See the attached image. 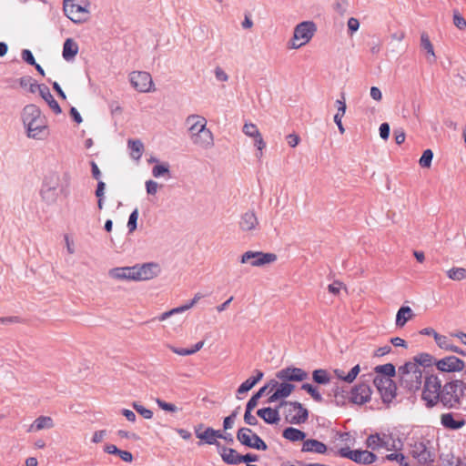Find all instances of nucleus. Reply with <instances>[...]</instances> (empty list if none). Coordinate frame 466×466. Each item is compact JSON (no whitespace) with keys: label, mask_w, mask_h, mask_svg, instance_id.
<instances>
[{"label":"nucleus","mask_w":466,"mask_h":466,"mask_svg":"<svg viewBox=\"0 0 466 466\" xmlns=\"http://www.w3.org/2000/svg\"><path fill=\"white\" fill-rule=\"evenodd\" d=\"M187 305H183V306H180V307H177V308H175V309H172L171 310H168V311H166L164 313H162L160 316L157 317V319L159 321H164L166 320L167 318L175 315V314H177V313H182L186 310H187Z\"/></svg>","instance_id":"nucleus-48"},{"label":"nucleus","mask_w":466,"mask_h":466,"mask_svg":"<svg viewBox=\"0 0 466 466\" xmlns=\"http://www.w3.org/2000/svg\"><path fill=\"white\" fill-rule=\"evenodd\" d=\"M169 164L168 163H160L157 164L152 168V176L156 178L167 177L169 178L170 176V169H169Z\"/></svg>","instance_id":"nucleus-41"},{"label":"nucleus","mask_w":466,"mask_h":466,"mask_svg":"<svg viewBox=\"0 0 466 466\" xmlns=\"http://www.w3.org/2000/svg\"><path fill=\"white\" fill-rule=\"evenodd\" d=\"M333 396L335 402L339 404H344L346 400V395L344 390H340L339 387L333 390Z\"/></svg>","instance_id":"nucleus-54"},{"label":"nucleus","mask_w":466,"mask_h":466,"mask_svg":"<svg viewBox=\"0 0 466 466\" xmlns=\"http://www.w3.org/2000/svg\"><path fill=\"white\" fill-rule=\"evenodd\" d=\"M186 126L191 143L198 148L208 150L214 147V136L207 127V119L199 115H189L186 118Z\"/></svg>","instance_id":"nucleus-1"},{"label":"nucleus","mask_w":466,"mask_h":466,"mask_svg":"<svg viewBox=\"0 0 466 466\" xmlns=\"http://www.w3.org/2000/svg\"><path fill=\"white\" fill-rule=\"evenodd\" d=\"M39 115V109L31 105V116H34L31 120V138L43 140L49 136V130L46 125L35 126V120Z\"/></svg>","instance_id":"nucleus-21"},{"label":"nucleus","mask_w":466,"mask_h":466,"mask_svg":"<svg viewBox=\"0 0 466 466\" xmlns=\"http://www.w3.org/2000/svg\"><path fill=\"white\" fill-rule=\"evenodd\" d=\"M218 452L224 462L229 465H238L241 463L242 455L232 448L221 446L218 448Z\"/></svg>","instance_id":"nucleus-25"},{"label":"nucleus","mask_w":466,"mask_h":466,"mask_svg":"<svg viewBox=\"0 0 466 466\" xmlns=\"http://www.w3.org/2000/svg\"><path fill=\"white\" fill-rule=\"evenodd\" d=\"M430 441L413 440L410 444V454L421 465L431 464L435 460V453L429 447Z\"/></svg>","instance_id":"nucleus-9"},{"label":"nucleus","mask_w":466,"mask_h":466,"mask_svg":"<svg viewBox=\"0 0 466 466\" xmlns=\"http://www.w3.org/2000/svg\"><path fill=\"white\" fill-rule=\"evenodd\" d=\"M420 334L427 335V336H432L434 338L437 345L441 341V340H439L438 338H442L444 336V335H441L438 332H436V330L432 328H425V329H421Z\"/></svg>","instance_id":"nucleus-55"},{"label":"nucleus","mask_w":466,"mask_h":466,"mask_svg":"<svg viewBox=\"0 0 466 466\" xmlns=\"http://www.w3.org/2000/svg\"><path fill=\"white\" fill-rule=\"evenodd\" d=\"M281 406H285V419L289 423L299 425L307 421L309 418L308 410L299 402L282 401L279 407Z\"/></svg>","instance_id":"nucleus-11"},{"label":"nucleus","mask_w":466,"mask_h":466,"mask_svg":"<svg viewBox=\"0 0 466 466\" xmlns=\"http://www.w3.org/2000/svg\"><path fill=\"white\" fill-rule=\"evenodd\" d=\"M373 383L384 403H390L395 399L397 386L392 379L385 376H375Z\"/></svg>","instance_id":"nucleus-14"},{"label":"nucleus","mask_w":466,"mask_h":466,"mask_svg":"<svg viewBox=\"0 0 466 466\" xmlns=\"http://www.w3.org/2000/svg\"><path fill=\"white\" fill-rule=\"evenodd\" d=\"M380 136L382 139H388L390 136V126L388 123H382L380 127Z\"/></svg>","instance_id":"nucleus-64"},{"label":"nucleus","mask_w":466,"mask_h":466,"mask_svg":"<svg viewBox=\"0 0 466 466\" xmlns=\"http://www.w3.org/2000/svg\"><path fill=\"white\" fill-rule=\"evenodd\" d=\"M438 339H439V340H441L438 344V346L441 349L449 350L451 352H455V353H458L462 356H466V351H464L461 349H460L459 347L451 344L450 339L446 336H443L442 338H438Z\"/></svg>","instance_id":"nucleus-39"},{"label":"nucleus","mask_w":466,"mask_h":466,"mask_svg":"<svg viewBox=\"0 0 466 466\" xmlns=\"http://www.w3.org/2000/svg\"><path fill=\"white\" fill-rule=\"evenodd\" d=\"M435 365L436 368L442 372L461 371L465 368L464 361L456 356H448L442 358L437 360Z\"/></svg>","instance_id":"nucleus-18"},{"label":"nucleus","mask_w":466,"mask_h":466,"mask_svg":"<svg viewBox=\"0 0 466 466\" xmlns=\"http://www.w3.org/2000/svg\"><path fill=\"white\" fill-rule=\"evenodd\" d=\"M433 158V152L431 149H426L422 153L419 163L421 167H430L431 166V161Z\"/></svg>","instance_id":"nucleus-47"},{"label":"nucleus","mask_w":466,"mask_h":466,"mask_svg":"<svg viewBox=\"0 0 466 466\" xmlns=\"http://www.w3.org/2000/svg\"><path fill=\"white\" fill-rule=\"evenodd\" d=\"M441 390V381L438 376L430 375L425 378L421 398L428 407H433L439 402Z\"/></svg>","instance_id":"nucleus-8"},{"label":"nucleus","mask_w":466,"mask_h":466,"mask_svg":"<svg viewBox=\"0 0 466 466\" xmlns=\"http://www.w3.org/2000/svg\"><path fill=\"white\" fill-rule=\"evenodd\" d=\"M255 372H256L255 376L248 378L238 387V389L237 390L238 396L248 392L263 378L262 371L256 370Z\"/></svg>","instance_id":"nucleus-34"},{"label":"nucleus","mask_w":466,"mask_h":466,"mask_svg":"<svg viewBox=\"0 0 466 466\" xmlns=\"http://www.w3.org/2000/svg\"><path fill=\"white\" fill-rule=\"evenodd\" d=\"M327 451V445L315 439H308L304 441L301 448L302 452H312L317 454H325Z\"/></svg>","instance_id":"nucleus-27"},{"label":"nucleus","mask_w":466,"mask_h":466,"mask_svg":"<svg viewBox=\"0 0 466 466\" xmlns=\"http://www.w3.org/2000/svg\"><path fill=\"white\" fill-rule=\"evenodd\" d=\"M450 279L460 281L466 279V268L454 267L447 271Z\"/></svg>","instance_id":"nucleus-43"},{"label":"nucleus","mask_w":466,"mask_h":466,"mask_svg":"<svg viewBox=\"0 0 466 466\" xmlns=\"http://www.w3.org/2000/svg\"><path fill=\"white\" fill-rule=\"evenodd\" d=\"M386 460L396 461L400 464V466H409V463L407 462L405 456L400 452L388 454L386 456Z\"/></svg>","instance_id":"nucleus-50"},{"label":"nucleus","mask_w":466,"mask_h":466,"mask_svg":"<svg viewBox=\"0 0 466 466\" xmlns=\"http://www.w3.org/2000/svg\"><path fill=\"white\" fill-rule=\"evenodd\" d=\"M282 436L283 438L294 442L304 441L306 434L299 429L289 427L283 431Z\"/></svg>","instance_id":"nucleus-37"},{"label":"nucleus","mask_w":466,"mask_h":466,"mask_svg":"<svg viewBox=\"0 0 466 466\" xmlns=\"http://www.w3.org/2000/svg\"><path fill=\"white\" fill-rule=\"evenodd\" d=\"M55 427L54 420L50 416H39L31 424V430L39 431L50 430Z\"/></svg>","instance_id":"nucleus-31"},{"label":"nucleus","mask_w":466,"mask_h":466,"mask_svg":"<svg viewBox=\"0 0 466 466\" xmlns=\"http://www.w3.org/2000/svg\"><path fill=\"white\" fill-rule=\"evenodd\" d=\"M253 139H254L255 147H257L258 150L259 151V154H258L257 156L258 157H260L262 156V150L266 147V143H265L261 134Z\"/></svg>","instance_id":"nucleus-56"},{"label":"nucleus","mask_w":466,"mask_h":466,"mask_svg":"<svg viewBox=\"0 0 466 466\" xmlns=\"http://www.w3.org/2000/svg\"><path fill=\"white\" fill-rule=\"evenodd\" d=\"M420 46L427 53V61L429 63H435L436 55L434 52V48L426 32H422L420 34Z\"/></svg>","instance_id":"nucleus-30"},{"label":"nucleus","mask_w":466,"mask_h":466,"mask_svg":"<svg viewBox=\"0 0 466 466\" xmlns=\"http://www.w3.org/2000/svg\"><path fill=\"white\" fill-rule=\"evenodd\" d=\"M237 440L242 445L258 451H266L268 449L266 442L249 428H240L237 432Z\"/></svg>","instance_id":"nucleus-15"},{"label":"nucleus","mask_w":466,"mask_h":466,"mask_svg":"<svg viewBox=\"0 0 466 466\" xmlns=\"http://www.w3.org/2000/svg\"><path fill=\"white\" fill-rule=\"evenodd\" d=\"M138 218V209H134L128 218L127 228L129 232H133L137 228V222Z\"/></svg>","instance_id":"nucleus-53"},{"label":"nucleus","mask_w":466,"mask_h":466,"mask_svg":"<svg viewBox=\"0 0 466 466\" xmlns=\"http://www.w3.org/2000/svg\"><path fill=\"white\" fill-rule=\"evenodd\" d=\"M375 372L376 376H385L391 379L396 374V369L393 364L387 363L375 367Z\"/></svg>","instance_id":"nucleus-42"},{"label":"nucleus","mask_w":466,"mask_h":466,"mask_svg":"<svg viewBox=\"0 0 466 466\" xmlns=\"http://www.w3.org/2000/svg\"><path fill=\"white\" fill-rule=\"evenodd\" d=\"M301 389L303 390L307 391L314 400H316L318 402L322 401L323 398H322L321 394L318 391V390L313 385H311L309 383H304V384H302Z\"/></svg>","instance_id":"nucleus-44"},{"label":"nucleus","mask_w":466,"mask_h":466,"mask_svg":"<svg viewBox=\"0 0 466 466\" xmlns=\"http://www.w3.org/2000/svg\"><path fill=\"white\" fill-rule=\"evenodd\" d=\"M435 359L432 355L429 353H420L413 357V361L411 363H416L417 367H431L432 364H435Z\"/></svg>","instance_id":"nucleus-38"},{"label":"nucleus","mask_w":466,"mask_h":466,"mask_svg":"<svg viewBox=\"0 0 466 466\" xmlns=\"http://www.w3.org/2000/svg\"><path fill=\"white\" fill-rule=\"evenodd\" d=\"M398 372L402 386L410 391L420 390L422 383V370L417 367L416 363L407 362L399 368Z\"/></svg>","instance_id":"nucleus-6"},{"label":"nucleus","mask_w":466,"mask_h":466,"mask_svg":"<svg viewBox=\"0 0 466 466\" xmlns=\"http://www.w3.org/2000/svg\"><path fill=\"white\" fill-rule=\"evenodd\" d=\"M277 379L282 381H303L308 379V373L300 369L295 367H288L279 370L276 373Z\"/></svg>","instance_id":"nucleus-19"},{"label":"nucleus","mask_w":466,"mask_h":466,"mask_svg":"<svg viewBox=\"0 0 466 466\" xmlns=\"http://www.w3.org/2000/svg\"><path fill=\"white\" fill-rule=\"evenodd\" d=\"M35 88L38 89L41 97L47 103L49 107L53 110V112L56 115L62 112L60 106L57 101L54 98L51 94L49 88L45 85H31V92H35Z\"/></svg>","instance_id":"nucleus-22"},{"label":"nucleus","mask_w":466,"mask_h":466,"mask_svg":"<svg viewBox=\"0 0 466 466\" xmlns=\"http://www.w3.org/2000/svg\"><path fill=\"white\" fill-rule=\"evenodd\" d=\"M365 445L372 451L385 449L399 451H401L403 442L397 434L388 431L370 434L367 438Z\"/></svg>","instance_id":"nucleus-3"},{"label":"nucleus","mask_w":466,"mask_h":466,"mask_svg":"<svg viewBox=\"0 0 466 466\" xmlns=\"http://www.w3.org/2000/svg\"><path fill=\"white\" fill-rule=\"evenodd\" d=\"M317 31V26L312 21H304L298 24L294 28L293 37L289 45V48L299 49L307 45Z\"/></svg>","instance_id":"nucleus-7"},{"label":"nucleus","mask_w":466,"mask_h":466,"mask_svg":"<svg viewBox=\"0 0 466 466\" xmlns=\"http://www.w3.org/2000/svg\"><path fill=\"white\" fill-rule=\"evenodd\" d=\"M338 453L342 458L350 459L363 465H370L377 461V456L367 450H350L349 447H344L340 448Z\"/></svg>","instance_id":"nucleus-12"},{"label":"nucleus","mask_w":466,"mask_h":466,"mask_svg":"<svg viewBox=\"0 0 466 466\" xmlns=\"http://www.w3.org/2000/svg\"><path fill=\"white\" fill-rule=\"evenodd\" d=\"M466 385L462 380H453L444 384L441 395L439 401H441L446 408H455L461 402V399L464 396Z\"/></svg>","instance_id":"nucleus-5"},{"label":"nucleus","mask_w":466,"mask_h":466,"mask_svg":"<svg viewBox=\"0 0 466 466\" xmlns=\"http://www.w3.org/2000/svg\"><path fill=\"white\" fill-rule=\"evenodd\" d=\"M312 379L314 382L323 385L329 383L331 380L329 373L324 369L315 370L312 373Z\"/></svg>","instance_id":"nucleus-40"},{"label":"nucleus","mask_w":466,"mask_h":466,"mask_svg":"<svg viewBox=\"0 0 466 466\" xmlns=\"http://www.w3.org/2000/svg\"><path fill=\"white\" fill-rule=\"evenodd\" d=\"M257 415L268 424H276L280 420L278 409H272L270 407L258 410Z\"/></svg>","instance_id":"nucleus-28"},{"label":"nucleus","mask_w":466,"mask_h":466,"mask_svg":"<svg viewBox=\"0 0 466 466\" xmlns=\"http://www.w3.org/2000/svg\"><path fill=\"white\" fill-rule=\"evenodd\" d=\"M336 106H337L338 111L334 116V122L338 126L339 133L344 134L345 128H344V127L342 125V121H341L343 116L345 115L346 108H347L344 95H342V100L338 99L336 101Z\"/></svg>","instance_id":"nucleus-32"},{"label":"nucleus","mask_w":466,"mask_h":466,"mask_svg":"<svg viewBox=\"0 0 466 466\" xmlns=\"http://www.w3.org/2000/svg\"><path fill=\"white\" fill-rule=\"evenodd\" d=\"M132 407L134 408V410L138 413L140 414L143 418L147 419V420H150L152 419L153 417V411L149 409H147L146 407H144L143 405L139 404L138 402L137 401H134L132 403Z\"/></svg>","instance_id":"nucleus-46"},{"label":"nucleus","mask_w":466,"mask_h":466,"mask_svg":"<svg viewBox=\"0 0 466 466\" xmlns=\"http://www.w3.org/2000/svg\"><path fill=\"white\" fill-rule=\"evenodd\" d=\"M371 390L366 383H360L350 391V400L352 403L362 405L370 400Z\"/></svg>","instance_id":"nucleus-20"},{"label":"nucleus","mask_w":466,"mask_h":466,"mask_svg":"<svg viewBox=\"0 0 466 466\" xmlns=\"http://www.w3.org/2000/svg\"><path fill=\"white\" fill-rule=\"evenodd\" d=\"M145 187L147 195L155 196L162 186L155 180L148 179L146 181Z\"/></svg>","instance_id":"nucleus-49"},{"label":"nucleus","mask_w":466,"mask_h":466,"mask_svg":"<svg viewBox=\"0 0 466 466\" xmlns=\"http://www.w3.org/2000/svg\"><path fill=\"white\" fill-rule=\"evenodd\" d=\"M61 192L62 188L59 175L56 173H49L46 175L44 178L41 188L43 199L47 203H54L56 201Z\"/></svg>","instance_id":"nucleus-10"},{"label":"nucleus","mask_w":466,"mask_h":466,"mask_svg":"<svg viewBox=\"0 0 466 466\" xmlns=\"http://www.w3.org/2000/svg\"><path fill=\"white\" fill-rule=\"evenodd\" d=\"M413 317L412 309L408 306L401 307L396 315V326L403 327Z\"/></svg>","instance_id":"nucleus-36"},{"label":"nucleus","mask_w":466,"mask_h":466,"mask_svg":"<svg viewBox=\"0 0 466 466\" xmlns=\"http://www.w3.org/2000/svg\"><path fill=\"white\" fill-rule=\"evenodd\" d=\"M63 11L73 23H86L90 17V1L63 0Z\"/></svg>","instance_id":"nucleus-4"},{"label":"nucleus","mask_w":466,"mask_h":466,"mask_svg":"<svg viewBox=\"0 0 466 466\" xmlns=\"http://www.w3.org/2000/svg\"><path fill=\"white\" fill-rule=\"evenodd\" d=\"M277 258V255L274 253H264L262 251L248 250L241 255L240 263H248L252 267H262L274 263Z\"/></svg>","instance_id":"nucleus-13"},{"label":"nucleus","mask_w":466,"mask_h":466,"mask_svg":"<svg viewBox=\"0 0 466 466\" xmlns=\"http://www.w3.org/2000/svg\"><path fill=\"white\" fill-rule=\"evenodd\" d=\"M129 81L132 86L138 92H150L153 80L149 73L144 71H134L129 75Z\"/></svg>","instance_id":"nucleus-16"},{"label":"nucleus","mask_w":466,"mask_h":466,"mask_svg":"<svg viewBox=\"0 0 466 466\" xmlns=\"http://www.w3.org/2000/svg\"><path fill=\"white\" fill-rule=\"evenodd\" d=\"M159 273L158 264L150 262L132 267L114 268L108 271V276L117 280L143 281L152 279Z\"/></svg>","instance_id":"nucleus-2"},{"label":"nucleus","mask_w":466,"mask_h":466,"mask_svg":"<svg viewBox=\"0 0 466 466\" xmlns=\"http://www.w3.org/2000/svg\"><path fill=\"white\" fill-rule=\"evenodd\" d=\"M127 147L130 150V157L134 160L138 161L144 152V145L139 139H128Z\"/></svg>","instance_id":"nucleus-35"},{"label":"nucleus","mask_w":466,"mask_h":466,"mask_svg":"<svg viewBox=\"0 0 466 466\" xmlns=\"http://www.w3.org/2000/svg\"><path fill=\"white\" fill-rule=\"evenodd\" d=\"M453 24L460 30L466 28V20L458 11L453 13Z\"/></svg>","instance_id":"nucleus-51"},{"label":"nucleus","mask_w":466,"mask_h":466,"mask_svg":"<svg viewBox=\"0 0 466 466\" xmlns=\"http://www.w3.org/2000/svg\"><path fill=\"white\" fill-rule=\"evenodd\" d=\"M360 371V365H356L347 374L345 373V371L343 370H340V369H336V370H334L333 372H334L336 378H338L339 380H341L347 383H351L355 380V379L357 378Z\"/></svg>","instance_id":"nucleus-33"},{"label":"nucleus","mask_w":466,"mask_h":466,"mask_svg":"<svg viewBox=\"0 0 466 466\" xmlns=\"http://www.w3.org/2000/svg\"><path fill=\"white\" fill-rule=\"evenodd\" d=\"M343 285L339 281H334L333 283L329 284L328 287V289L330 293L334 295H338L342 289Z\"/></svg>","instance_id":"nucleus-61"},{"label":"nucleus","mask_w":466,"mask_h":466,"mask_svg":"<svg viewBox=\"0 0 466 466\" xmlns=\"http://www.w3.org/2000/svg\"><path fill=\"white\" fill-rule=\"evenodd\" d=\"M195 434L198 439L204 441L207 444L216 445L218 449L220 448V443L217 441L218 437H222L220 431L208 427L202 433H198V429H196Z\"/></svg>","instance_id":"nucleus-24"},{"label":"nucleus","mask_w":466,"mask_h":466,"mask_svg":"<svg viewBox=\"0 0 466 466\" xmlns=\"http://www.w3.org/2000/svg\"><path fill=\"white\" fill-rule=\"evenodd\" d=\"M359 27H360V22H359V20L357 18L350 17L348 20V28H349V30L350 31L351 34H353L356 31H358Z\"/></svg>","instance_id":"nucleus-60"},{"label":"nucleus","mask_w":466,"mask_h":466,"mask_svg":"<svg viewBox=\"0 0 466 466\" xmlns=\"http://www.w3.org/2000/svg\"><path fill=\"white\" fill-rule=\"evenodd\" d=\"M286 139H287V142L288 144L291 147H295L299 145V141H300V138L298 135L296 134H289L286 137Z\"/></svg>","instance_id":"nucleus-63"},{"label":"nucleus","mask_w":466,"mask_h":466,"mask_svg":"<svg viewBox=\"0 0 466 466\" xmlns=\"http://www.w3.org/2000/svg\"><path fill=\"white\" fill-rule=\"evenodd\" d=\"M242 131L247 137L251 138H255L260 135L258 127L253 123H245Z\"/></svg>","instance_id":"nucleus-45"},{"label":"nucleus","mask_w":466,"mask_h":466,"mask_svg":"<svg viewBox=\"0 0 466 466\" xmlns=\"http://www.w3.org/2000/svg\"><path fill=\"white\" fill-rule=\"evenodd\" d=\"M239 229L250 236H253L259 229V222L254 211H247L241 215L238 221Z\"/></svg>","instance_id":"nucleus-17"},{"label":"nucleus","mask_w":466,"mask_h":466,"mask_svg":"<svg viewBox=\"0 0 466 466\" xmlns=\"http://www.w3.org/2000/svg\"><path fill=\"white\" fill-rule=\"evenodd\" d=\"M78 45L73 38H67L63 45V57L66 61L75 58L78 53Z\"/></svg>","instance_id":"nucleus-29"},{"label":"nucleus","mask_w":466,"mask_h":466,"mask_svg":"<svg viewBox=\"0 0 466 466\" xmlns=\"http://www.w3.org/2000/svg\"><path fill=\"white\" fill-rule=\"evenodd\" d=\"M21 322V319L17 316H11V317H0V324L6 325V324H15Z\"/></svg>","instance_id":"nucleus-58"},{"label":"nucleus","mask_w":466,"mask_h":466,"mask_svg":"<svg viewBox=\"0 0 466 466\" xmlns=\"http://www.w3.org/2000/svg\"><path fill=\"white\" fill-rule=\"evenodd\" d=\"M441 423L445 429L459 430L466 424V420L461 414L449 412L441 414Z\"/></svg>","instance_id":"nucleus-23"},{"label":"nucleus","mask_w":466,"mask_h":466,"mask_svg":"<svg viewBox=\"0 0 466 466\" xmlns=\"http://www.w3.org/2000/svg\"><path fill=\"white\" fill-rule=\"evenodd\" d=\"M294 389L295 386L293 384L288 383L287 381H282V383H280L275 390L274 393L268 398V402L273 403L280 399L289 397Z\"/></svg>","instance_id":"nucleus-26"},{"label":"nucleus","mask_w":466,"mask_h":466,"mask_svg":"<svg viewBox=\"0 0 466 466\" xmlns=\"http://www.w3.org/2000/svg\"><path fill=\"white\" fill-rule=\"evenodd\" d=\"M244 421L250 426H255L258 424L256 416L252 415L251 411L248 410H245Z\"/></svg>","instance_id":"nucleus-57"},{"label":"nucleus","mask_w":466,"mask_h":466,"mask_svg":"<svg viewBox=\"0 0 466 466\" xmlns=\"http://www.w3.org/2000/svg\"><path fill=\"white\" fill-rule=\"evenodd\" d=\"M215 76L217 80L221 82H227L228 80V74L221 67H216Z\"/></svg>","instance_id":"nucleus-59"},{"label":"nucleus","mask_w":466,"mask_h":466,"mask_svg":"<svg viewBox=\"0 0 466 466\" xmlns=\"http://www.w3.org/2000/svg\"><path fill=\"white\" fill-rule=\"evenodd\" d=\"M156 402L157 404V406L163 410H166V411H169V412H177V407L173 404V403H169V402H166L160 399H157L156 400Z\"/></svg>","instance_id":"nucleus-52"},{"label":"nucleus","mask_w":466,"mask_h":466,"mask_svg":"<svg viewBox=\"0 0 466 466\" xmlns=\"http://www.w3.org/2000/svg\"><path fill=\"white\" fill-rule=\"evenodd\" d=\"M405 132L403 131V129H395L394 130V138H395V142L398 144V145H401L404 141H405Z\"/></svg>","instance_id":"nucleus-62"}]
</instances>
